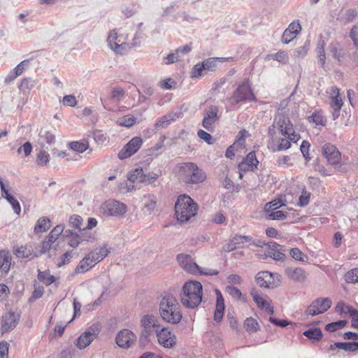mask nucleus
Returning <instances> with one entry per match:
<instances>
[{"mask_svg":"<svg viewBox=\"0 0 358 358\" xmlns=\"http://www.w3.org/2000/svg\"><path fill=\"white\" fill-rule=\"evenodd\" d=\"M161 318L171 324H178L182 317L180 306L177 299L171 294H164L159 303Z\"/></svg>","mask_w":358,"mask_h":358,"instance_id":"1","label":"nucleus"},{"mask_svg":"<svg viewBox=\"0 0 358 358\" xmlns=\"http://www.w3.org/2000/svg\"><path fill=\"white\" fill-rule=\"evenodd\" d=\"M203 287L198 281L186 282L180 294L182 304L188 308L197 307L202 299Z\"/></svg>","mask_w":358,"mask_h":358,"instance_id":"2","label":"nucleus"},{"mask_svg":"<svg viewBox=\"0 0 358 358\" xmlns=\"http://www.w3.org/2000/svg\"><path fill=\"white\" fill-rule=\"evenodd\" d=\"M178 169L179 179L185 184H199L206 178L205 172L194 163H182L178 165Z\"/></svg>","mask_w":358,"mask_h":358,"instance_id":"3","label":"nucleus"},{"mask_svg":"<svg viewBox=\"0 0 358 358\" xmlns=\"http://www.w3.org/2000/svg\"><path fill=\"white\" fill-rule=\"evenodd\" d=\"M277 126L282 135L287 136V139L281 138L275 150H287L291 146L290 141L296 143L300 138L299 135L295 133L293 125L288 117L279 115L277 120Z\"/></svg>","mask_w":358,"mask_h":358,"instance_id":"4","label":"nucleus"},{"mask_svg":"<svg viewBox=\"0 0 358 358\" xmlns=\"http://www.w3.org/2000/svg\"><path fill=\"white\" fill-rule=\"evenodd\" d=\"M197 212V205L188 195L182 194L178 197L175 204V214L180 222H187L194 217Z\"/></svg>","mask_w":358,"mask_h":358,"instance_id":"5","label":"nucleus"},{"mask_svg":"<svg viewBox=\"0 0 358 358\" xmlns=\"http://www.w3.org/2000/svg\"><path fill=\"white\" fill-rule=\"evenodd\" d=\"M256 99L253 94L249 80H244L234 90L232 95L227 99L229 106L227 111L233 110L239 108V103L245 101H252Z\"/></svg>","mask_w":358,"mask_h":358,"instance_id":"6","label":"nucleus"},{"mask_svg":"<svg viewBox=\"0 0 358 358\" xmlns=\"http://www.w3.org/2000/svg\"><path fill=\"white\" fill-rule=\"evenodd\" d=\"M159 319L153 315H145L140 321L141 328L139 343L141 345H145L152 339V333L157 325L159 324Z\"/></svg>","mask_w":358,"mask_h":358,"instance_id":"7","label":"nucleus"},{"mask_svg":"<svg viewBox=\"0 0 358 358\" xmlns=\"http://www.w3.org/2000/svg\"><path fill=\"white\" fill-rule=\"evenodd\" d=\"M257 283L264 288L274 289L280 285V276L268 271H259L255 276Z\"/></svg>","mask_w":358,"mask_h":358,"instance_id":"8","label":"nucleus"},{"mask_svg":"<svg viewBox=\"0 0 358 358\" xmlns=\"http://www.w3.org/2000/svg\"><path fill=\"white\" fill-rule=\"evenodd\" d=\"M331 306V300L329 298H317L308 306L305 311L307 317L315 316L325 313Z\"/></svg>","mask_w":358,"mask_h":358,"instance_id":"9","label":"nucleus"},{"mask_svg":"<svg viewBox=\"0 0 358 358\" xmlns=\"http://www.w3.org/2000/svg\"><path fill=\"white\" fill-rule=\"evenodd\" d=\"M101 209L103 213L106 215L118 216L126 213L127 206L117 201L109 200L102 204Z\"/></svg>","mask_w":358,"mask_h":358,"instance_id":"10","label":"nucleus"},{"mask_svg":"<svg viewBox=\"0 0 358 358\" xmlns=\"http://www.w3.org/2000/svg\"><path fill=\"white\" fill-rule=\"evenodd\" d=\"M143 140L141 137L132 138L119 152L118 157L120 159H127L134 155L141 147Z\"/></svg>","mask_w":358,"mask_h":358,"instance_id":"11","label":"nucleus"},{"mask_svg":"<svg viewBox=\"0 0 358 358\" xmlns=\"http://www.w3.org/2000/svg\"><path fill=\"white\" fill-rule=\"evenodd\" d=\"M99 333V329L97 326L90 327L77 339L76 346L80 350L85 348L96 338Z\"/></svg>","mask_w":358,"mask_h":358,"instance_id":"12","label":"nucleus"},{"mask_svg":"<svg viewBox=\"0 0 358 358\" xmlns=\"http://www.w3.org/2000/svg\"><path fill=\"white\" fill-rule=\"evenodd\" d=\"M322 152L330 164L336 166L341 163V155L335 145L331 143L324 144L322 148Z\"/></svg>","mask_w":358,"mask_h":358,"instance_id":"13","label":"nucleus"},{"mask_svg":"<svg viewBox=\"0 0 358 358\" xmlns=\"http://www.w3.org/2000/svg\"><path fill=\"white\" fill-rule=\"evenodd\" d=\"M63 236L66 239L68 245L73 248H76L83 241H89L91 238L86 232H81L80 234H78L71 229H66L63 234Z\"/></svg>","mask_w":358,"mask_h":358,"instance_id":"14","label":"nucleus"},{"mask_svg":"<svg viewBox=\"0 0 358 358\" xmlns=\"http://www.w3.org/2000/svg\"><path fill=\"white\" fill-rule=\"evenodd\" d=\"M136 341V336L129 329H122L116 336V343L122 348H131Z\"/></svg>","mask_w":358,"mask_h":358,"instance_id":"15","label":"nucleus"},{"mask_svg":"<svg viewBox=\"0 0 358 358\" xmlns=\"http://www.w3.org/2000/svg\"><path fill=\"white\" fill-rule=\"evenodd\" d=\"M20 315L15 312L9 311L1 317V330L2 334L13 330L18 324Z\"/></svg>","mask_w":358,"mask_h":358,"instance_id":"16","label":"nucleus"},{"mask_svg":"<svg viewBox=\"0 0 358 358\" xmlns=\"http://www.w3.org/2000/svg\"><path fill=\"white\" fill-rule=\"evenodd\" d=\"M218 108L217 106H210L203 114L202 126L208 131L214 130V124L219 120L217 115Z\"/></svg>","mask_w":358,"mask_h":358,"instance_id":"17","label":"nucleus"},{"mask_svg":"<svg viewBox=\"0 0 358 358\" xmlns=\"http://www.w3.org/2000/svg\"><path fill=\"white\" fill-rule=\"evenodd\" d=\"M177 261L180 266L188 273L196 274L199 269V266L189 255L183 253L178 255Z\"/></svg>","mask_w":358,"mask_h":358,"instance_id":"18","label":"nucleus"},{"mask_svg":"<svg viewBox=\"0 0 358 358\" xmlns=\"http://www.w3.org/2000/svg\"><path fill=\"white\" fill-rule=\"evenodd\" d=\"M182 117V113L179 112H172L167 115L162 116L159 118L155 124V129L156 131H159V129L166 128L169 124H171L173 122Z\"/></svg>","mask_w":358,"mask_h":358,"instance_id":"19","label":"nucleus"},{"mask_svg":"<svg viewBox=\"0 0 358 358\" xmlns=\"http://www.w3.org/2000/svg\"><path fill=\"white\" fill-rule=\"evenodd\" d=\"M285 274L292 280L303 282L308 276V273L301 267L289 266L285 269Z\"/></svg>","mask_w":358,"mask_h":358,"instance_id":"20","label":"nucleus"},{"mask_svg":"<svg viewBox=\"0 0 358 358\" xmlns=\"http://www.w3.org/2000/svg\"><path fill=\"white\" fill-rule=\"evenodd\" d=\"M117 38L116 30L110 31L107 38L108 45L115 53L122 55L125 51L126 43H122L120 44V40L117 41Z\"/></svg>","mask_w":358,"mask_h":358,"instance_id":"21","label":"nucleus"},{"mask_svg":"<svg viewBox=\"0 0 358 358\" xmlns=\"http://www.w3.org/2000/svg\"><path fill=\"white\" fill-rule=\"evenodd\" d=\"M110 252V250L106 245H103L100 248H96L87 254L85 256L89 258L91 263L95 266L98 262L103 260Z\"/></svg>","mask_w":358,"mask_h":358,"instance_id":"22","label":"nucleus"},{"mask_svg":"<svg viewBox=\"0 0 358 358\" xmlns=\"http://www.w3.org/2000/svg\"><path fill=\"white\" fill-rule=\"evenodd\" d=\"M12 257L9 252H0V280L8 273L11 265Z\"/></svg>","mask_w":358,"mask_h":358,"instance_id":"23","label":"nucleus"},{"mask_svg":"<svg viewBox=\"0 0 358 358\" xmlns=\"http://www.w3.org/2000/svg\"><path fill=\"white\" fill-rule=\"evenodd\" d=\"M336 350L337 352H338L340 350L349 352H355L358 350V342H336L330 345L328 352Z\"/></svg>","mask_w":358,"mask_h":358,"instance_id":"24","label":"nucleus"},{"mask_svg":"<svg viewBox=\"0 0 358 358\" xmlns=\"http://www.w3.org/2000/svg\"><path fill=\"white\" fill-rule=\"evenodd\" d=\"M157 341L162 346L171 348L176 344V336L169 328L166 327L162 335L157 338Z\"/></svg>","mask_w":358,"mask_h":358,"instance_id":"25","label":"nucleus"},{"mask_svg":"<svg viewBox=\"0 0 358 358\" xmlns=\"http://www.w3.org/2000/svg\"><path fill=\"white\" fill-rule=\"evenodd\" d=\"M217 294V300H216V307L214 313V320L216 322H220L222 320L224 312V298L220 290L216 289Z\"/></svg>","mask_w":358,"mask_h":358,"instance_id":"26","label":"nucleus"},{"mask_svg":"<svg viewBox=\"0 0 358 358\" xmlns=\"http://www.w3.org/2000/svg\"><path fill=\"white\" fill-rule=\"evenodd\" d=\"M232 57H210L203 61L205 69L210 71H214L217 67L218 62L230 61Z\"/></svg>","mask_w":358,"mask_h":358,"instance_id":"27","label":"nucleus"},{"mask_svg":"<svg viewBox=\"0 0 358 358\" xmlns=\"http://www.w3.org/2000/svg\"><path fill=\"white\" fill-rule=\"evenodd\" d=\"M127 179H128V181L131 183H135V182L145 183L146 178H145V174L144 173L143 169L137 168V169H134V171H131L128 174Z\"/></svg>","mask_w":358,"mask_h":358,"instance_id":"28","label":"nucleus"},{"mask_svg":"<svg viewBox=\"0 0 358 358\" xmlns=\"http://www.w3.org/2000/svg\"><path fill=\"white\" fill-rule=\"evenodd\" d=\"M34 250L32 246L25 245L17 247L15 249L14 253L17 258H29L33 255Z\"/></svg>","mask_w":358,"mask_h":358,"instance_id":"29","label":"nucleus"},{"mask_svg":"<svg viewBox=\"0 0 358 358\" xmlns=\"http://www.w3.org/2000/svg\"><path fill=\"white\" fill-rule=\"evenodd\" d=\"M157 203L156 196L153 194L145 195L143 197V210L145 213H150L155 208Z\"/></svg>","mask_w":358,"mask_h":358,"instance_id":"30","label":"nucleus"},{"mask_svg":"<svg viewBox=\"0 0 358 358\" xmlns=\"http://www.w3.org/2000/svg\"><path fill=\"white\" fill-rule=\"evenodd\" d=\"M51 227L50 220L48 217H41L38 220L35 227V233H42L48 231Z\"/></svg>","mask_w":358,"mask_h":358,"instance_id":"31","label":"nucleus"},{"mask_svg":"<svg viewBox=\"0 0 358 358\" xmlns=\"http://www.w3.org/2000/svg\"><path fill=\"white\" fill-rule=\"evenodd\" d=\"M94 266L92 263L90 262L89 258H87L85 256L79 262L78 266L75 268V273H83L88 271L91 269Z\"/></svg>","mask_w":358,"mask_h":358,"instance_id":"32","label":"nucleus"},{"mask_svg":"<svg viewBox=\"0 0 358 358\" xmlns=\"http://www.w3.org/2000/svg\"><path fill=\"white\" fill-rule=\"evenodd\" d=\"M339 91V89L336 86L331 87L330 106L342 107L343 102L340 96Z\"/></svg>","mask_w":358,"mask_h":358,"instance_id":"33","label":"nucleus"},{"mask_svg":"<svg viewBox=\"0 0 358 358\" xmlns=\"http://www.w3.org/2000/svg\"><path fill=\"white\" fill-rule=\"evenodd\" d=\"M244 328L248 333L254 334L259 330V325L255 319L250 317L244 321Z\"/></svg>","mask_w":358,"mask_h":358,"instance_id":"34","label":"nucleus"},{"mask_svg":"<svg viewBox=\"0 0 358 358\" xmlns=\"http://www.w3.org/2000/svg\"><path fill=\"white\" fill-rule=\"evenodd\" d=\"M250 294L254 301L256 303V304L259 308L264 310L266 308H268L270 302L268 300L265 299L264 297H262L261 295H259L257 291L252 290L250 292Z\"/></svg>","mask_w":358,"mask_h":358,"instance_id":"35","label":"nucleus"},{"mask_svg":"<svg viewBox=\"0 0 358 358\" xmlns=\"http://www.w3.org/2000/svg\"><path fill=\"white\" fill-rule=\"evenodd\" d=\"M329 52L332 55V56L338 59V61H341V59L344 55V51L341 48V45L338 43H331L329 46Z\"/></svg>","mask_w":358,"mask_h":358,"instance_id":"36","label":"nucleus"},{"mask_svg":"<svg viewBox=\"0 0 358 358\" xmlns=\"http://www.w3.org/2000/svg\"><path fill=\"white\" fill-rule=\"evenodd\" d=\"M303 335L308 339L314 341H320L323 336L322 332L320 328L309 329L303 332Z\"/></svg>","mask_w":358,"mask_h":358,"instance_id":"37","label":"nucleus"},{"mask_svg":"<svg viewBox=\"0 0 358 358\" xmlns=\"http://www.w3.org/2000/svg\"><path fill=\"white\" fill-rule=\"evenodd\" d=\"M136 122V118L131 115H127L119 118L117 123L122 127H131Z\"/></svg>","mask_w":358,"mask_h":358,"instance_id":"38","label":"nucleus"},{"mask_svg":"<svg viewBox=\"0 0 358 358\" xmlns=\"http://www.w3.org/2000/svg\"><path fill=\"white\" fill-rule=\"evenodd\" d=\"M64 227L62 224H58L53 229H52L46 238L48 239L49 241L54 243L62 234H64Z\"/></svg>","mask_w":358,"mask_h":358,"instance_id":"39","label":"nucleus"},{"mask_svg":"<svg viewBox=\"0 0 358 358\" xmlns=\"http://www.w3.org/2000/svg\"><path fill=\"white\" fill-rule=\"evenodd\" d=\"M83 219L78 215H71L69 218L70 225L80 231L81 232H85V228H82Z\"/></svg>","mask_w":358,"mask_h":358,"instance_id":"40","label":"nucleus"},{"mask_svg":"<svg viewBox=\"0 0 358 358\" xmlns=\"http://www.w3.org/2000/svg\"><path fill=\"white\" fill-rule=\"evenodd\" d=\"M35 81L31 78H25L22 79L19 85V89L24 93L29 92L35 86Z\"/></svg>","mask_w":358,"mask_h":358,"instance_id":"41","label":"nucleus"},{"mask_svg":"<svg viewBox=\"0 0 358 358\" xmlns=\"http://www.w3.org/2000/svg\"><path fill=\"white\" fill-rule=\"evenodd\" d=\"M308 120L309 122H314L316 125L324 126L326 123V119L320 110L315 111L310 116L308 117Z\"/></svg>","mask_w":358,"mask_h":358,"instance_id":"42","label":"nucleus"},{"mask_svg":"<svg viewBox=\"0 0 358 358\" xmlns=\"http://www.w3.org/2000/svg\"><path fill=\"white\" fill-rule=\"evenodd\" d=\"M317 59L318 62L320 64V66L323 67L325 64V52H324V41H320L317 47Z\"/></svg>","mask_w":358,"mask_h":358,"instance_id":"43","label":"nucleus"},{"mask_svg":"<svg viewBox=\"0 0 358 358\" xmlns=\"http://www.w3.org/2000/svg\"><path fill=\"white\" fill-rule=\"evenodd\" d=\"M39 136L42 141H45L48 144L55 143V136L50 131L41 129L39 132Z\"/></svg>","mask_w":358,"mask_h":358,"instance_id":"44","label":"nucleus"},{"mask_svg":"<svg viewBox=\"0 0 358 358\" xmlns=\"http://www.w3.org/2000/svg\"><path fill=\"white\" fill-rule=\"evenodd\" d=\"M347 324L346 320H338L336 322H331L327 324L325 327V329L329 332H334L338 329L343 328Z\"/></svg>","mask_w":358,"mask_h":358,"instance_id":"45","label":"nucleus"},{"mask_svg":"<svg viewBox=\"0 0 358 358\" xmlns=\"http://www.w3.org/2000/svg\"><path fill=\"white\" fill-rule=\"evenodd\" d=\"M243 160L248 162L251 167H253V169H255L256 170L257 169L259 161L255 151L250 152Z\"/></svg>","mask_w":358,"mask_h":358,"instance_id":"46","label":"nucleus"},{"mask_svg":"<svg viewBox=\"0 0 358 358\" xmlns=\"http://www.w3.org/2000/svg\"><path fill=\"white\" fill-rule=\"evenodd\" d=\"M290 255L294 259L302 262H306L308 259V256L303 254L299 248H292L290 250Z\"/></svg>","mask_w":358,"mask_h":358,"instance_id":"47","label":"nucleus"},{"mask_svg":"<svg viewBox=\"0 0 358 358\" xmlns=\"http://www.w3.org/2000/svg\"><path fill=\"white\" fill-rule=\"evenodd\" d=\"M125 96V91L122 87H115L111 91L110 98L115 101H121Z\"/></svg>","mask_w":358,"mask_h":358,"instance_id":"48","label":"nucleus"},{"mask_svg":"<svg viewBox=\"0 0 358 358\" xmlns=\"http://www.w3.org/2000/svg\"><path fill=\"white\" fill-rule=\"evenodd\" d=\"M345 281L348 283H355L358 282V268L351 269L348 271L345 275Z\"/></svg>","mask_w":358,"mask_h":358,"instance_id":"49","label":"nucleus"},{"mask_svg":"<svg viewBox=\"0 0 358 358\" xmlns=\"http://www.w3.org/2000/svg\"><path fill=\"white\" fill-rule=\"evenodd\" d=\"M268 58L283 64H285L288 60L287 54L284 51H279L276 53L269 55H268Z\"/></svg>","mask_w":358,"mask_h":358,"instance_id":"50","label":"nucleus"},{"mask_svg":"<svg viewBox=\"0 0 358 358\" xmlns=\"http://www.w3.org/2000/svg\"><path fill=\"white\" fill-rule=\"evenodd\" d=\"M74 254L75 253L72 250L64 253L59 258V261L57 263V266L62 267L64 265L69 264Z\"/></svg>","mask_w":358,"mask_h":358,"instance_id":"51","label":"nucleus"},{"mask_svg":"<svg viewBox=\"0 0 358 358\" xmlns=\"http://www.w3.org/2000/svg\"><path fill=\"white\" fill-rule=\"evenodd\" d=\"M336 312L341 314H350L351 312H354V308L350 306L345 304L343 302H338L336 306Z\"/></svg>","mask_w":358,"mask_h":358,"instance_id":"52","label":"nucleus"},{"mask_svg":"<svg viewBox=\"0 0 358 358\" xmlns=\"http://www.w3.org/2000/svg\"><path fill=\"white\" fill-rule=\"evenodd\" d=\"M310 48V42L306 41L304 45L303 46H301L298 48H296L294 52V56L297 57H305Z\"/></svg>","mask_w":358,"mask_h":358,"instance_id":"53","label":"nucleus"},{"mask_svg":"<svg viewBox=\"0 0 358 358\" xmlns=\"http://www.w3.org/2000/svg\"><path fill=\"white\" fill-rule=\"evenodd\" d=\"M38 278L39 280L43 281L47 285H50L55 281V277L47 272L40 271L38 275Z\"/></svg>","mask_w":358,"mask_h":358,"instance_id":"54","label":"nucleus"},{"mask_svg":"<svg viewBox=\"0 0 358 358\" xmlns=\"http://www.w3.org/2000/svg\"><path fill=\"white\" fill-rule=\"evenodd\" d=\"M69 147L71 150L74 151H77L78 152H83L87 150L88 145L85 142L75 141L71 142L69 144Z\"/></svg>","mask_w":358,"mask_h":358,"instance_id":"55","label":"nucleus"},{"mask_svg":"<svg viewBox=\"0 0 358 358\" xmlns=\"http://www.w3.org/2000/svg\"><path fill=\"white\" fill-rule=\"evenodd\" d=\"M206 70L203 62L195 64L191 71V78H199L202 76V72Z\"/></svg>","mask_w":358,"mask_h":358,"instance_id":"56","label":"nucleus"},{"mask_svg":"<svg viewBox=\"0 0 358 358\" xmlns=\"http://www.w3.org/2000/svg\"><path fill=\"white\" fill-rule=\"evenodd\" d=\"M50 161V155L49 154L44 151L41 150L38 154L36 162L38 165L44 166L46 165Z\"/></svg>","mask_w":358,"mask_h":358,"instance_id":"57","label":"nucleus"},{"mask_svg":"<svg viewBox=\"0 0 358 358\" xmlns=\"http://www.w3.org/2000/svg\"><path fill=\"white\" fill-rule=\"evenodd\" d=\"M231 240L234 241L236 245L238 247L241 244L251 241L252 237L249 236L236 235L231 238Z\"/></svg>","mask_w":358,"mask_h":358,"instance_id":"58","label":"nucleus"},{"mask_svg":"<svg viewBox=\"0 0 358 358\" xmlns=\"http://www.w3.org/2000/svg\"><path fill=\"white\" fill-rule=\"evenodd\" d=\"M180 55L175 50L174 52L169 53L163 58L166 64L169 65L177 62L179 60Z\"/></svg>","mask_w":358,"mask_h":358,"instance_id":"59","label":"nucleus"},{"mask_svg":"<svg viewBox=\"0 0 358 358\" xmlns=\"http://www.w3.org/2000/svg\"><path fill=\"white\" fill-rule=\"evenodd\" d=\"M280 250H277L275 251H266L264 253V256L271 257L274 260H282L285 257V255L280 252Z\"/></svg>","mask_w":358,"mask_h":358,"instance_id":"60","label":"nucleus"},{"mask_svg":"<svg viewBox=\"0 0 358 358\" xmlns=\"http://www.w3.org/2000/svg\"><path fill=\"white\" fill-rule=\"evenodd\" d=\"M62 102L64 106L71 107L76 106L78 103L76 96L71 94L64 96Z\"/></svg>","mask_w":358,"mask_h":358,"instance_id":"61","label":"nucleus"},{"mask_svg":"<svg viewBox=\"0 0 358 358\" xmlns=\"http://www.w3.org/2000/svg\"><path fill=\"white\" fill-rule=\"evenodd\" d=\"M226 292L235 299H239L242 295L239 289L234 286H227Z\"/></svg>","mask_w":358,"mask_h":358,"instance_id":"62","label":"nucleus"},{"mask_svg":"<svg viewBox=\"0 0 358 358\" xmlns=\"http://www.w3.org/2000/svg\"><path fill=\"white\" fill-rule=\"evenodd\" d=\"M197 135L201 139L203 140L205 142H206L209 145L213 144L214 142L212 136L209 133H208L202 129H199L198 131Z\"/></svg>","mask_w":358,"mask_h":358,"instance_id":"63","label":"nucleus"},{"mask_svg":"<svg viewBox=\"0 0 358 358\" xmlns=\"http://www.w3.org/2000/svg\"><path fill=\"white\" fill-rule=\"evenodd\" d=\"M287 217V213H284L282 210H276L271 212L268 214L269 220H284Z\"/></svg>","mask_w":358,"mask_h":358,"instance_id":"64","label":"nucleus"}]
</instances>
